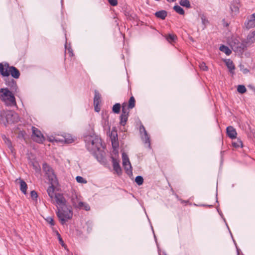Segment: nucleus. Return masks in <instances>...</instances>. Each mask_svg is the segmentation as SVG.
Masks as SVG:
<instances>
[{
	"mask_svg": "<svg viewBox=\"0 0 255 255\" xmlns=\"http://www.w3.org/2000/svg\"><path fill=\"white\" fill-rule=\"evenodd\" d=\"M8 88L0 89V99L8 106H16V102L14 94Z\"/></svg>",
	"mask_w": 255,
	"mask_h": 255,
	"instance_id": "obj_2",
	"label": "nucleus"
},
{
	"mask_svg": "<svg viewBox=\"0 0 255 255\" xmlns=\"http://www.w3.org/2000/svg\"><path fill=\"white\" fill-rule=\"evenodd\" d=\"M199 67L201 70L206 71L208 70V67L206 66V64L204 62L200 63L199 64Z\"/></svg>",
	"mask_w": 255,
	"mask_h": 255,
	"instance_id": "obj_40",
	"label": "nucleus"
},
{
	"mask_svg": "<svg viewBox=\"0 0 255 255\" xmlns=\"http://www.w3.org/2000/svg\"><path fill=\"white\" fill-rule=\"evenodd\" d=\"M124 167L125 169L126 170V172L128 174H130L132 173L131 166L130 163H129V165H125L123 166Z\"/></svg>",
	"mask_w": 255,
	"mask_h": 255,
	"instance_id": "obj_38",
	"label": "nucleus"
},
{
	"mask_svg": "<svg viewBox=\"0 0 255 255\" xmlns=\"http://www.w3.org/2000/svg\"><path fill=\"white\" fill-rule=\"evenodd\" d=\"M54 140H55L56 142L61 141L67 143H72L73 141V139L72 138H67L66 136H63L62 139H59L57 137H54Z\"/></svg>",
	"mask_w": 255,
	"mask_h": 255,
	"instance_id": "obj_22",
	"label": "nucleus"
},
{
	"mask_svg": "<svg viewBox=\"0 0 255 255\" xmlns=\"http://www.w3.org/2000/svg\"><path fill=\"white\" fill-rule=\"evenodd\" d=\"M135 181L137 185H141L143 184V178L141 176H137L135 178Z\"/></svg>",
	"mask_w": 255,
	"mask_h": 255,
	"instance_id": "obj_36",
	"label": "nucleus"
},
{
	"mask_svg": "<svg viewBox=\"0 0 255 255\" xmlns=\"http://www.w3.org/2000/svg\"><path fill=\"white\" fill-rule=\"evenodd\" d=\"M55 232L56 233V235H57V236L58 237V240H59L60 244H61L62 246H63L64 245V242H63V241L62 240V239L61 237V236H60V234L58 233V232L57 231H56Z\"/></svg>",
	"mask_w": 255,
	"mask_h": 255,
	"instance_id": "obj_44",
	"label": "nucleus"
},
{
	"mask_svg": "<svg viewBox=\"0 0 255 255\" xmlns=\"http://www.w3.org/2000/svg\"><path fill=\"white\" fill-rule=\"evenodd\" d=\"M99 104H94L95 110L97 112H99L100 110V108L98 107Z\"/></svg>",
	"mask_w": 255,
	"mask_h": 255,
	"instance_id": "obj_47",
	"label": "nucleus"
},
{
	"mask_svg": "<svg viewBox=\"0 0 255 255\" xmlns=\"http://www.w3.org/2000/svg\"><path fill=\"white\" fill-rule=\"evenodd\" d=\"M180 4L183 6H185L187 8L190 7V3L188 0H181Z\"/></svg>",
	"mask_w": 255,
	"mask_h": 255,
	"instance_id": "obj_33",
	"label": "nucleus"
},
{
	"mask_svg": "<svg viewBox=\"0 0 255 255\" xmlns=\"http://www.w3.org/2000/svg\"><path fill=\"white\" fill-rule=\"evenodd\" d=\"M129 112H122L120 116V124L124 126L128 121Z\"/></svg>",
	"mask_w": 255,
	"mask_h": 255,
	"instance_id": "obj_17",
	"label": "nucleus"
},
{
	"mask_svg": "<svg viewBox=\"0 0 255 255\" xmlns=\"http://www.w3.org/2000/svg\"><path fill=\"white\" fill-rule=\"evenodd\" d=\"M139 131L141 135V139L145 144H147L149 147H150V138L145 130V128L143 125L139 127Z\"/></svg>",
	"mask_w": 255,
	"mask_h": 255,
	"instance_id": "obj_8",
	"label": "nucleus"
},
{
	"mask_svg": "<svg viewBox=\"0 0 255 255\" xmlns=\"http://www.w3.org/2000/svg\"><path fill=\"white\" fill-rule=\"evenodd\" d=\"M174 10L178 13L183 15L184 14V9L179 5H175L173 7Z\"/></svg>",
	"mask_w": 255,
	"mask_h": 255,
	"instance_id": "obj_32",
	"label": "nucleus"
},
{
	"mask_svg": "<svg viewBox=\"0 0 255 255\" xmlns=\"http://www.w3.org/2000/svg\"><path fill=\"white\" fill-rule=\"evenodd\" d=\"M108 1L112 6H116L118 4L117 0H108Z\"/></svg>",
	"mask_w": 255,
	"mask_h": 255,
	"instance_id": "obj_45",
	"label": "nucleus"
},
{
	"mask_svg": "<svg viewBox=\"0 0 255 255\" xmlns=\"http://www.w3.org/2000/svg\"><path fill=\"white\" fill-rule=\"evenodd\" d=\"M56 213L62 225L65 224L73 216L72 211L66 206L57 209Z\"/></svg>",
	"mask_w": 255,
	"mask_h": 255,
	"instance_id": "obj_4",
	"label": "nucleus"
},
{
	"mask_svg": "<svg viewBox=\"0 0 255 255\" xmlns=\"http://www.w3.org/2000/svg\"><path fill=\"white\" fill-rule=\"evenodd\" d=\"M33 167L36 172L40 171V167L38 163H33Z\"/></svg>",
	"mask_w": 255,
	"mask_h": 255,
	"instance_id": "obj_43",
	"label": "nucleus"
},
{
	"mask_svg": "<svg viewBox=\"0 0 255 255\" xmlns=\"http://www.w3.org/2000/svg\"><path fill=\"white\" fill-rule=\"evenodd\" d=\"M112 143L113 147L114 148H116V146L118 145V143L115 141H114L112 140Z\"/></svg>",
	"mask_w": 255,
	"mask_h": 255,
	"instance_id": "obj_49",
	"label": "nucleus"
},
{
	"mask_svg": "<svg viewBox=\"0 0 255 255\" xmlns=\"http://www.w3.org/2000/svg\"><path fill=\"white\" fill-rule=\"evenodd\" d=\"M232 145L235 147H243L242 141L239 139H238L236 141L233 142Z\"/></svg>",
	"mask_w": 255,
	"mask_h": 255,
	"instance_id": "obj_35",
	"label": "nucleus"
},
{
	"mask_svg": "<svg viewBox=\"0 0 255 255\" xmlns=\"http://www.w3.org/2000/svg\"><path fill=\"white\" fill-rule=\"evenodd\" d=\"M167 1L169 2H174L176 0H166Z\"/></svg>",
	"mask_w": 255,
	"mask_h": 255,
	"instance_id": "obj_50",
	"label": "nucleus"
},
{
	"mask_svg": "<svg viewBox=\"0 0 255 255\" xmlns=\"http://www.w3.org/2000/svg\"><path fill=\"white\" fill-rule=\"evenodd\" d=\"M101 102V95L98 91H95V96L94 99V104H99Z\"/></svg>",
	"mask_w": 255,
	"mask_h": 255,
	"instance_id": "obj_25",
	"label": "nucleus"
},
{
	"mask_svg": "<svg viewBox=\"0 0 255 255\" xmlns=\"http://www.w3.org/2000/svg\"><path fill=\"white\" fill-rule=\"evenodd\" d=\"M112 159L114 170L118 174L120 173L121 172V168L119 164V161L114 157H112Z\"/></svg>",
	"mask_w": 255,
	"mask_h": 255,
	"instance_id": "obj_16",
	"label": "nucleus"
},
{
	"mask_svg": "<svg viewBox=\"0 0 255 255\" xmlns=\"http://www.w3.org/2000/svg\"><path fill=\"white\" fill-rule=\"evenodd\" d=\"M27 184L25 181L23 180H20V191L24 194H26V190H27Z\"/></svg>",
	"mask_w": 255,
	"mask_h": 255,
	"instance_id": "obj_24",
	"label": "nucleus"
},
{
	"mask_svg": "<svg viewBox=\"0 0 255 255\" xmlns=\"http://www.w3.org/2000/svg\"><path fill=\"white\" fill-rule=\"evenodd\" d=\"M54 191L55 187L52 184V183H51V185L47 189V193L51 199H53L55 195Z\"/></svg>",
	"mask_w": 255,
	"mask_h": 255,
	"instance_id": "obj_20",
	"label": "nucleus"
},
{
	"mask_svg": "<svg viewBox=\"0 0 255 255\" xmlns=\"http://www.w3.org/2000/svg\"><path fill=\"white\" fill-rule=\"evenodd\" d=\"M86 147L92 154L96 155L102 147V139L95 133L84 136Z\"/></svg>",
	"mask_w": 255,
	"mask_h": 255,
	"instance_id": "obj_1",
	"label": "nucleus"
},
{
	"mask_svg": "<svg viewBox=\"0 0 255 255\" xmlns=\"http://www.w3.org/2000/svg\"><path fill=\"white\" fill-rule=\"evenodd\" d=\"M5 84L9 87V90L14 93H17L18 91V87L16 81L13 79L8 78L5 80Z\"/></svg>",
	"mask_w": 255,
	"mask_h": 255,
	"instance_id": "obj_10",
	"label": "nucleus"
},
{
	"mask_svg": "<svg viewBox=\"0 0 255 255\" xmlns=\"http://www.w3.org/2000/svg\"><path fill=\"white\" fill-rule=\"evenodd\" d=\"M230 45L232 49L237 52H242L247 47V44L245 41H240L237 38H234L230 42Z\"/></svg>",
	"mask_w": 255,
	"mask_h": 255,
	"instance_id": "obj_5",
	"label": "nucleus"
},
{
	"mask_svg": "<svg viewBox=\"0 0 255 255\" xmlns=\"http://www.w3.org/2000/svg\"><path fill=\"white\" fill-rule=\"evenodd\" d=\"M42 168L49 180L51 183H55L57 181V178L53 169L46 163L43 164Z\"/></svg>",
	"mask_w": 255,
	"mask_h": 255,
	"instance_id": "obj_6",
	"label": "nucleus"
},
{
	"mask_svg": "<svg viewBox=\"0 0 255 255\" xmlns=\"http://www.w3.org/2000/svg\"><path fill=\"white\" fill-rule=\"evenodd\" d=\"M57 209L65 207L66 200L61 194H55L54 196Z\"/></svg>",
	"mask_w": 255,
	"mask_h": 255,
	"instance_id": "obj_9",
	"label": "nucleus"
},
{
	"mask_svg": "<svg viewBox=\"0 0 255 255\" xmlns=\"http://www.w3.org/2000/svg\"><path fill=\"white\" fill-rule=\"evenodd\" d=\"M32 138L34 141L39 143H42L45 138L41 132L36 128L32 127Z\"/></svg>",
	"mask_w": 255,
	"mask_h": 255,
	"instance_id": "obj_7",
	"label": "nucleus"
},
{
	"mask_svg": "<svg viewBox=\"0 0 255 255\" xmlns=\"http://www.w3.org/2000/svg\"><path fill=\"white\" fill-rule=\"evenodd\" d=\"M0 120L1 123L6 126V124L17 122L18 116L11 111H2L0 112Z\"/></svg>",
	"mask_w": 255,
	"mask_h": 255,
	"instance_id": "obj_3",
	"label": "nucleus"
},
{
	"mask_svg": "<svg viewBox=\"0 0 255 255\" xmlns=\"http://www.w3.org/2000/svg\"><path fill=\"white\" fill-rule=\"evenodd\" d=\"M165 38H166V39L169 43H172L176 40L177 37L174 34H169L165 36Z\"/></svg>",
	"mask_w": 255,
	"mask_h": 255,
	"instance_id": "obj_28",
	"label": "nucleus"
},
{
	"mask_svg": "<svg viewBox=\"0 0 255 255\" xmlns=\"http://www.w3.org/2000/svg\"><path fill=\"white\" fill-rule=\"evenodd\" d=\"M121 105L120 103L115 104L113 107V112L116 114H119L120 112Z\"/></svg>",
	"mask_w": 255,
	"mask_h": 255,
	"instance_id": "obj_30",
	"label": "nucleus"
},
{
	"mask_svg": "<svg viewBox=\"0 0 255 255\" xmlns=\"http://www.w3.org/2000/svg\"><path fill=\"white\" fill-rule=\"evenodd\" d=\"M227 134L228 136L231 139H235L237 137V133L235 128L232 126L227 128Z\"/></svg>",
	"mask_w": 255,
	"mask_h": 255,
	"instance_id": "obj_13",
	"label": "nucleus"
},
{
	"mask_svg": "<svg viewBox=\"0 0 255 255\" xmlns=\"http://www.w3.org/2000/svg\"><path fill=\"white\" fill-rule=\"evenodd\" d=\"M237 91L241 94H244L246 92L247 89L244 85H240L238 86Z\"/></svg>",
	"mask_w": 255,
	"mask_h": 255,
	"instance_id": "obj_34",
	"label": "nucleus"
},
{
	"mask_svg": "<svg viewBox=\"0 0 255 255\" xmlns=\"http://www.w3.org/2000/svg\"><path fill=\"white\" fill-rule=\"evenodd\" d=\"M167 12L163 10L157 11L155 13L156 17L160 18L161 19H164L167 16Z\"/></svg>",
	"mask_w": 255,
	"mask_h": 255,
	"instance_id": "obj_21",
	"label": "nucleus"
},
{
	"mask_svg": "<svg viewBox=\"0 0 255 255\" xmlns=\"http://www.w3.org/2000/svg\"><path fill=\"white\" fill-rule=\"evenodd\" d=\"M182 203H186L187 202L186 201H181Z\"/></svg>",
	"mask_w": 255,
	"mask_h": 255,
	"instance_id": "obj_51",
	"label": "nucleus"
},
{
	"mask_svg": "<svg viewBox=\"0 0 255 255\" xmlns=\"http://www.w3.org/2000/svg\"><path fill=\"white\" fill-rule=\"evenodd\" d=\"M200 18H201V19L202 21V23L204 26L203 27V29H204L206 27L207 25L209 23V21L207 19L206 16L204 14H200Z\"/></svg>",
	"mask_w": 255,
	"mask_h": 255,
	"instance_id": "obj_29",
	"label": "nucleus"
},
{
	"mask_svg": "<svg viewBox=\"0 0 255 255\" xmlns=\"http://www.w3.org/2000/svg\"><path fill=\"white\" fill-rule=\"evenodd\" d=\"M5 142L8 144V146L9 147H11V143L10 140L8 139H6V141H5Z\"/></svg>",
	"mask_w": 255,
	"mask_h": 255,
	"instance_id": "obj_48",
	"label": "nucleus"
},
{
	"mask_svg": "<svg viewBox=\"0 0 255 255\" xmlns=\"http://www.w3.org/2000/svg\"><path fill=\"white\" fill-rule=\"evenodd\" d=\"M76 179L78 183L86 184L87 182L86 179L80 176H77Z\"/></svg>",
	"mask_w": 255,
	"mask_h": 255,
	"instance_id": "obj_37",
	"label": "nucleus"
},
{
	"mask_svg": "<svg viewBox=\"0 0 255 255\" xmlns=\"http://www.w3.org/2000/svg\"><path fill=\"white\" fill-rule=\"evenodd\" d=\"M135 100L133 96H131L128 102V109H132L135 107Z\"/></svg>",
	"mask_w": 255,
	"mask_h": 255,
	"instance_id": "obj_26",
	"label": "nucleus"
},
{
	"mask_svg": "<svg viewBox=\"0 0 255 255\" xmlns=\"http://www.w3.org/2000/svg\"><path fill=\"white\" fill-rule=\"evenodd\" d=\"M9 73L14 78H18L20 76V73L17 69L15 67L10 66L9 68Z\"/></svg>",
	"mask_w": 255,
	"mask_h": 255,
	"instance_id": "obj_14",
	"label": "nucleus"
},
{
	"mask_svg": "<svg viewBox=\"0 0 255 255\" xmlns=\"http://www.w3.org/2000/svg\"><path fill=\"white\" fill-rule=\"evenodd\" d=\"M122 158H123V166L125 165H129L130 162L129 161L128 158L125 153L122 154Z\"/></svg>",
	"mask_w": 255,
	"mask_h": 255,
	"instance_id": "obj_27",
	"label": "nucleus"
},
{
	"mask_svg": "<svg viewBox=\"0 0 255 255\" xmlns=\"http://www.w3.org/2000/svg\"><path fill=\"white\" fill-rule=\"evenodd\" d=\"M10 67L8 63H5L4 65L2 63H0V74L3 77H8L9 75V68Z\"/></svg>",
	"mask_w": 255,
	"mask_h": 255,
	"instance_id": "obj_12",
	"label": "nucleus"
},
{
	"mask_svg": "<svg viewBox=\"0 0 255 255\" xmlns=\"http://www.w3.org/2000/svg\"><path fill=\"white\" fill-rule=\"evenodd\" d=\"M255 42V31L250 32L247 36L246 41H245L246 44H251Z\"/></svg>",
	"mask_w": 255,
	"mask_h": 255,
	"instance_id": "obj_18",
	"label": "nucleus"
},
{
	"mask_svg": "<svg viewBox=\"0 0 255 255\" xmlns=\"http://www.w3.org/2000/svg\"><path fill=\"white\" fill-rule=\"evenodd\" d=\"M30 196L33 200H36L38 195L36 192L33 190L30 192Z\"/></svg>",
	"mask_w": 255,
	"mask_h": 255,
	"instance_id": "obj_41",
	"label": "nucleus"
},
{
	"mask_svg": "<svg viewBox=\"0 0 255 255\" xmlns=\"http://www.w3.org/2000/svg\"><path fill=\"white\" fill-rule=\"evenodd\" d=\"M45 220L51 226H54L55 225V222L52 217H48Z\"/></svg>",
	"mask_w": 255,
	"mask_h": 255,
	"instance_id": "obj_39",
	"label": "nucleus"
},
{
	"mask_svg": "<svg viewBox=\"0 0 255 255\" xmlns=\"http://www.w3.org/2000/svg\"><path fill=\"white\" fill-rule=\"evenodd\" d=\"M73 205L76 208L80 209H83L86 211H89L90 210V207L89 205L87 203L82 201H79L77 205L73 203Z\"/></svg>",
	"mask_w": 255,
	"mask_h": 255,
	"instance_id": "obj_15",
	"label": "nucleus"
},
{
	"mask_svg": "<svg viewBox=\"0 0 255 255\" xmlns=\"http://www.w3.org/2000/svg\"><path fill=\"white\" fill-rule=\"evenodd\" d=\"M225 62L226 64V65L228 67V68L229 69V71L230 73H233V70L235 69V65L233 62V61L230 59H226L225 60Z\"/></svg>",
	"mask_w": 255,
	"mask_h": 255,
	"instance_id": "obj_19",
	"label": "nucleus"
},
{
	"mask_svg": "<svg viewBox=\"0 0 255 255\" xmlns=\"http://www.w3.org/2000/svg\"><path fill=\"white\" fill-rule=\"evenodd\" d=\"M65 47H66V51L69 53L70 56H72L73 55V53L72 49L71 48H67L66 46H65Z\"/></svg>",
	"mask_w": 255,
	"mask_h": 255,
	"instance_id": "obj_46",
	"label": "nucleus"
},
{
	"mask_svg": "<svg viewBox=\"0 0 255 255\" xmlns=\"http://www.w3.org/2000/svg\"><path fill=\"white\" fill-rule=\"evenodd\" d=\"M128 104L126 102H124L122 105V112H128Z\"/></svg>",
	"mask_w": 255,
	"mask_h": 255,
	"instance_id": "obj_42",
	"label": "nucleus"
},
{
	"mask_svg": "<svg viewBox=\"0 0 255 255\" xmlns=\"http://www.w3.org/2000/svg\"><path fill=\"white\" fill-rule=\"evenodd\" d=\"M245 26L247 29L255 27V12L252 14L245 22Z\"/></svg>",
	"mask_w": 255,
	"mask_h": 255,
	"instance_id": "obj_11",
	"label": "nucleus"
},
{
	"mask_svg": "<svg viewBox=\"0 0 255 255\" xmlns=\"http://www.w3.org/2000/svg\"><path fill=\"white\" fill-rule=\"evenodd\" d=\"M219 50L225 53L227 55H230L232 53L231 49L228 46L224 45H222L220 46L219 47Z\"/></svg>",
	"mask_w": 255,
	"mask_h": 255,
	"instance_id": "obj_23",
	"label": "nucleus"
},
{
	"mask_svg": "<svg viewBox=\"0 0 255 255\" xmlns=\"http://www.w3.org/2000/svg\"><path fill=\"white\" fill-rule=\"evenodd\" d=\"M231 10L233 14H236L238 13L239 10V6L237 5L234 4H231L230 6Z\"/></svg>",
	"mask_w": 255,
	"mask_h": 255,
	"instance_id": "obj_31",
	"label": "nucleus"
}]
</instances>
